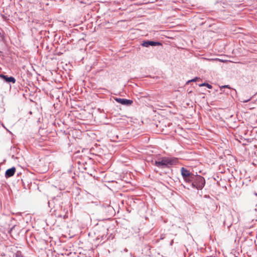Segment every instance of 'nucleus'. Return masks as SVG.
<instances>
[{"label":"nucleus","instance_id":"9","mask_svg":"<svg viewBox=\"0 0 257 257\" xmlns=\"http://www.w3.org/2000/svg\"><path fill=\"white\" fill-rule=\"evenodd\" d=\"M200 79V78H198V77H195V78H193V79H191V80H190L188 81H187V84H188V83H190V82H195V81H196V80H197V79Z\"/></svg>","mask_w":257,"mask_h":257},{"label":"nucleus","instance_id":"15","mask_svg":"<svg viewBox=\"0 0 257 257\" xmlns=\"http://www.w3.org/2000/svg\"><path fill=\"white\" fill-rule=\"evenodd\" d=\"M235 257H238V256H235Z\"/></svg>","mask_w":257,"mask_h":257},{"label":"nucleus","instance_id":"7","mask_svg":"<svg viewBox=\"0 0 257 257\" xmlns=\"http://www.w3.org/2000/svg\"><path fill=\"white\" fill-rule=\"evenodd\" d=\"M16 172L15 167H13L10 169H8L5 173V176L6 178H9L13 176Z\"/></svg>","mask_w":257,"mask_h":257},{"label":"nucleus","instance_id":"11","mask_svg":"<svg viewBox=\"0 0 257 257\" xmlns=\"http://www.w3.org/2000/svg\"><path fill=\"white\" fill-rule=\"evenodd\" d=\"M230 88V86L229 85H223V86L220 87V88Z\"/></svg>","mask_w":257,"mask_h":257},{"label":"nucleus","instance_id":"3","mask_svg":"<svg viewBox=\"0 0 257 257\" xmlns=\"http://www.w3.org/2000/svg\"><path fill=\"white\" fill-rule=\"evenodd\" d=\"M181 173L183 178V179L187 183H189L190 182V179H191V177H193V176L194 175V174L191 173L190 171L188 170L186 168L184 167L181 168Z\"/></svg>","mask_w":257,"mask_h":257},{"label":"nucleus","instance_id":"4","mask_svg":"<svg viewBox=\"0 0 257 257\" xmlns=\"http://www.w3.org/2000/svg\"><path fill=\"white\" fill-rule=\"evenodd\" d=\"M161 43L159 42H155V41H143L142 43V45L143 47H148L150 46H159L161 45Z\"/></svg>","mask_w":257,"mask_h":257},{"label":"nucleus","instance_id":"2","mask_svg":"<svg viewBox=\"0 0 257 257\" xmlns=\"http://www.w3.org/2000/svg\"><path fill=\"white\" fill-rule=\"evenodd\" d=\"M189 183H191L192 188L198 190H202L205 186V180L202 176L194 174Z\"/></svg>","mask_w":257,"mask_h":257},{"label":"nucleus","instance_id":"10","mask_svg":"<svg viewBox=\"0 0 257 257\" xmlns=\"http://www.w3.org/2000/svg\"><path fill=\"white\" fill-rule=\"evenodd\" d=\"M15 257H22V254H21V252H20V251H17V252L15 253Z\"/></svg>","mask_w":257,"mask_h":257},{"label":"nucleus","instance_id":"1","mask_svg":"<svg viewBox=\"0 0 257 257\" xmlns=\"http://www.w3.org/2000/svg\"><path fill=\"white\" fill-rule=\"evenodd\" d=\"M178 159L174 157H162L155 161L154 165L160 168H168L177 164Z\"/></svg>","mask_w":257,"mask_h":257},{"label":"nucleus","instance_id":"6","mask_svg":"<svg viewBox=\"0 0 257 257\" xmlns=\"http://www.w3.org/2000/svg\"><path fill=\"white\" fill-rule=\"evenodd\" d=\"M0 77L4 79L6 82H12L13 83H15L16 82L15 78L12 76L9 77L7 75L1 74Z\"/></svg>","mask_w":257,"mask_h":257},{"label":"nucleus","instance_id":"14","mask_svg":"<svg viewBox=\"0 0 257 257\" xmlns=\"http://www.w3.org/2000/svg\"><path fill=\"white\" fill-rule=\"evenodd\" d=\"M173 242V240H172L171 241V243H170V244H171V245H172Z\"/></svg>","mask_w":257,"mask_h":257},{"label":"nucleus","instance_id":"12","mask_svg":"<svg viewBox=\"0 0 257 257\" xmlns=\"http://www.w3.org/2000/svg\"><path fill=\"white\" fill-rule=\"evenodd\" d=\"M249 100H250V99H247V100H244V101H243V102H246L248 101Z\"/></svg>","mask_w":257,"mask_h":257},{"label":"nucleus","instance_id":"5","mask_svg":"<svg viewBox=\"0 0 257 257\" xmlns=\"http://www.w3.org/2000/svg\"><path fill=\"white\" fill-rule=\"evenodd\" d=\"M114 99L117 102L125 105H131L133 103L132 100L124 98H115Z\"/></svg>","mask_w":257,"mask_h":257},{"label":"nucleus","instance_id":"13","mask_svg":"<svg viewBox=\"0 0 257 257\" xmlns=\"http://www.w3.org/2000/svg\"><path fill=\"white\" fill-rule=\"evenodd\" d=\"M253 194H254V195L257 196V193H256V192H254L253 193Z\"/></svg>","mask_w":257,"mask_h":257},{"label":"nucleus","instance_id":"8","mask_svg":"<svg viewBox=\"0 0 257 257\" xmlns=\"http://www.w3.org/2000/svg\"><path fill=\"white\" fill-rule=\"evenodd\" d=\"M199 86L201 87V86H205V87H207V88H208L209 89H211L212 88V86L211 85L207 83H206V82H204L203 83H202V84H200L199 85Z\"/></svg>","mask_w":257,"mask_h":257}]
</instances>
